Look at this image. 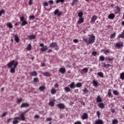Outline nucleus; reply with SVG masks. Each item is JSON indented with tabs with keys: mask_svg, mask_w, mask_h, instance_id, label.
I'll list each match as a JSON object with an SVG mask.
<instances>
[{
	"mask_svg": "<svg viewBox=\"0 0 124 124\" xmlns=\"http://www.w3.org/2000/svg\"><path fill=\"white\" fill-rule=\"evenodd\" d=\"M18 64H19L18 62H15V60H12L7 63L8 67L11 68L10 70L11 73H15L16 69L17 66H18Z\"/></svg>",
	"mask_w": 124,
	"mask_h": 124,
	"instance_id": "1",
	"label": "nucleus"
},
{
	"mask_svg": "<svg viewBox=\"0 0 124 124\" xmlns=\"http://www.w3.org/2000/svg\"><path fill=\"white\" fill-rule=\"evenodd\" d=\"M28 110L22 112L20 115L19 117H16L14 118V120H19V121H26V117H25V115L26 113L28 112Z\"/></svg>",
	"mask_w": 124,
	"mask_h": 124,
	"instance_id": "2",
	"label": "nucleus"
},
{
	"mask_svg": "<svg viewBox=\"0 0 124 124\" xmlns=\"http://www.w3.org/2000/svg\"><path fill=\"white\" fill-rule=\"evenodd\" d=\"M20 22H22L21 26L24 27L26 25H28V21L25 19V17L21 16L20 18Z\"/></svg>",
	"mask_w": 124,
	"mask_h": 124,
	"instance_id": "3",
	"label": "nucleus"
},
{
	"mask_svg": "<svg viewBox=\"0 0 124 124\" xmlns=\"http://www.w3.org/2000/svg\"><path fill=\"white\" fill-rule=\"evenodd\" d=\"M95 41V36H91L88 39V44H93Z\"/></svg>",
	"mask_w": 124,
	"mask_h": 124,
	"instance_id": "4",
	"label": "nucleus"
},
{
	"mask_svg": "<svg viewBox=\"0 0 124 124\" xmlns=\"http://www.w3.org/2000/svg\"><path fill=\"white\" fill-rule=\"evenodd\" d=\"M54 15H57L58 17H60L62 14V12H60V10L58 9H57L55 10L54 12Z\"/></svg>",
	"mask_w": 124,
	"mask_h": 124,
	"instance_id": "5",
	"label": "nucleus"
},
{
	"mask_svg": "<svg viewBox=\"0 0 124 124\" xmlns=\"http://www.w3.org/2000/svg\"><path fill=\"white\" fill-rule=\"evenodd\" d=\"M57 107L59 109H65V105H64L63 103H59L57 104Z\"/></svg>",
	"mask_w": 124,
	"mask_h": 124,
	"instance_id": "6",
	"label": "nucleus"
},
{
	"mask_svg": "<svg viewBox=\"0 0 124 124\" xmlns=\"http://www.w3.org/2000/svg\"><path fill=\"white\" fill-rule=\"evenodd\" d=\"M115 9L114 10V13L115 14H119L121 13V8L118 6L115 7Z\"/></svg>",
	"mask_w": 124,
	"mask_h": 124,
	"instance_id": "7",
	"label": "nucleus"
},
{
	"mask_svg": "<svg viewBox=\"0 0 124 124\" xmlns=\"http://www.w3.org/2000/svg\"><path fill=\"white\" fill-rule=\"evenodd\" d=\"M26 107H30V104L27 103H23L20 106V108H26Z\"/></svg>",
	"mask_w": 124,
	"mask_h": 124,
	"instance_id": "8",
	"label": "nucleus"
},
{
	"mask_svg": "<svg viewBox=\"0 0 124 124\" xmlns=\"http://www.w3.org/2000/svg\"><path fill=\"white\" fill-rule=\"evenodd\" d=\"M89 118V115H88L87 113H84L83 115L81 117L82 120H87V119Z\"/></svg>",
	"mask_w": 124,
	"mask_h": 124,
	"instance_id": "9",
	"label": "nucleus"
},
{
	"mask_svg": "<svg viewBox=\"0 0 124 124\" xmlns=\"http://www.w3.org/2000/svg\"><path fill=\"white\" fill-rule=\"evenodd\" d=\"M49 47H50V48H56V47H58V43L52 42L50 44Z\"/></svg>",
	"mask_w": 124,
	"mask_h": 124,
	"instance_id": "10",
	"label": "nucleus"
},
{
	"mask_svg": "<svg viewBox=\"0 0 124 124\" xmlns=\"http://www.w3.org/2000/svg\"><path fill=\"white\" fill-rule=\"evenodd\" d=\"M84 17H79L78 20V25H81L84 23Z\"/></svg>",
	"mask_w": 124,
	"mask_h": 124,
	"instance_id": "11",
	"label": "nucleus"
},
{
	"mask_svg": "<svg viewBox=\"0 0 124 124\" xmlns=\"http://www.w3.org/2000/svg\"><path fill=\"white\" fill-rule=\"evenodd\" d=\"M69 87L72 90H73V89H75V88H76V85H75V82H71V84H70L69 85Z\"/></svg>",
	"mask_w": 124,
	"mask_h": 124,
	"instance_id": "12",
	"label": "nucleus"
},
{
	"mask_svg": "<svg viewBox=\"0 0 124 124\" xmlns=\"http://www.w3.org/2000/svg\"><path fill=\"white\" fill-rule=\"evenodd\" d=\"M88 71H89V69H88V68L87 67H85L81 70L80 72L81 74H84V73H88Z\"/></svg>",
	"mask_w": 124,
	"mask_h": 124,
	"instance_id": "13",
	"label": "nucleus"
},
{
	"mask_svg": "<svg viewBox=\"0 0 124 124\" xmlns=\"http://www.w3.org/2000/svg\"><path fill=\"white\" fill-rule=\"evenodd\" d=\"M96 20H97V16H93L91 18V22L94 23V22H95V21H96Z\"/></svg>",
	"mask_w": 124,
	"mask_h": 124,
	"instance_id": "14",
	"label": "nucleus"
},
{
	"mask_svg": "<svg viewBox=\"0 0 124 124\" xmlns=\"http://www.w3.org/2000/svg\"><path fill=\"white\" fill-rule=\"evenodd\" d=\"M98 106L101 109H104L105 108V104L103 103H100L98 104Z\"/></svg>",
	"mask_w": 124,
	"mask_h": 124,
	"instance_id": "15",
	"label": "nucleus"
},
{
	"mask_svg": "<svg viewBox=\"0 0 124 124\" xmlns=\"http://www.w3.org/2000/svg\"><path fill=\"white\" fill-rule=\"evenodd\" d=\"M28 39H30L31 40L32 39H35L36 38V35L33 34V35H30L28 36Z\"/></svg>",
	"mask_w": 124,
	"mask_h": 124,
	"instance_id": "16",
	"label": "nucleus"
},
{
	"mask_svg": "<svg viewBox=\"0 0 124 124\" xmlns=\"http://www.w3.org/2000/svg\"><path fill=\"white\" fill-rule=\"evenodd\" d=\"M108 97H113V95L112 94V90L111 89H109L108 91Z\"/></svg>",
	"mask_w": 124,
	"mask_h": 124,
	"instance_id": "17",
	"label": "nucleus"
},
{
	"mask_svg": "<svg viewBox=\"0 0 124 124\" xmlns=\"http://www.w3.org/2000/svg\"><path fill=\"white\" fill-rule=\"evenodd\" d=\"M96 102L100 103L102 102V98L100 95H98L97 98H96Z\"/></svg>",
	"mask_w": 124,
	"mask_h": 124,
	"instance_id": "18",
	"label": "nucleus"
},
{
	"mask_svg": "<svg viewBox=\"0 0 124 124\" xmlns=\"http://www.w3.org/2000/svg\"><path fill=\"white\" fill-rule=\"evenodd\" d=\"M115 47H118V48H121V47H124V43H117L115 44Z\"/></svg>",
	"mask_w": 124,
	"mask_h": 124,
	"instance_id": "19",
	"label": "nucleus"
},
{
	"mask_svg": "<svg viewBox=\"0 0 124 124\" xmlns=\"http://www.w3.org/2000/svg\"><path fill=\"white\" fill-rule=\"evenodd\" d=\"M59 72L62 74H64L66 71V70L64 68H61L59 70Z\"/></svg>",
	"mask_w": 124,
	"mask_h": 124,
	"instance_id": "20",
	"label": "nucleus"
},
{
	"mask_svg": "<svg viewBox=\"0 0 124 124\" xmlns=\"http://www.w3.org/2000/svg\"><path fill=\"white\" fill-rule=\"evenodd\" d=\"M31 76H34L35 77H36L38 75L37 72L35 71H33V72H31L30 73Z\"/></svg>",
	"mask_w": 124,
	"mask_h": 124,
	"instance_id": "21",
	"label": "nucleus"
},
{
	"mask_svg": "<svg viewBox=\"0 0 124 124\" xmlns=\"http://www.w3.org/2000/svg\"><path fill=\"white\" fill-rule=\"evenodd\" d=\"M15 40L17 43H19V41H20V39L19 38V36L18 34H16L15 35Z\"/></svg>",
	"mask_w": 124,
	"mask_h": 124,
	"instance_id": "22",
	"label": "nucleus"
},
{
	"mask_svg": "<svg viewBox=\"0 0 124 124\" xmlns=\"http://www.w3.org/2000/svg\"><path fill=\"white\" fill-rule=\"evenodd\" d=\"M94 124H103V121L102 120L98 119L95 121Z\"/></svg>",
	"mask_w": 124,
	"mask_h": 124,
	"instance_id": "23",
	"label": "nucleus"
},
{
	"mask_svg": "<svg viewBox=\"0 0 124 124\" xmlns=\"http://www.w3.org/2000/svg\"><path fill=\"white\" fill-rule=\"evenodd\" d=\"M108 19H110V20H113L114 18H115V14H110L108 16Z\"/></svg>",
	"mask_w": 124,
	"mask_h": 124,
	"instance_id": "24",
	"label": "nucleus"
},
{
	"mask_svg": "<svg viewBox=\"0 0 124 124\" xmlns=\"http://www.w3.org/2000/svg\"><path fill=\"white\" fill-rule=\"evenodd\" d=\"M106 61H108L109 62L114 61V57L110 58V57H106Z\"/></svg>",
	"mask_w": 124,
	"mask_h": 124,
	"instance_id": "25",
	"label": "nucleus"
},
{
	"mask_svg": "<svg viewBox=\"0 0 124 124\" xmlns=\"http://www.w3.org/2000/svg\"><path fill=\"white\" fill-rule=\"evenodd\" d=\"M97 75H98L99 77H101V78H104V74L102 72H98Z\"/></svg>",
	"mask_w": 124,
	"mask_h": 124,
	"instance_id": "26",
	"label": "nucleus"
},
{
	"mask_svg": "<svg viewBox=\"0 0 124 124\" xmlns=\"http://www.w3.org/2000/svg\"><path fill=\"white\" fill-rule=\"evenodd\" d=\"M47 49L48 47H47V46H45L44 47L41 48L40 49L41 52H46Z\"/></svg>",
	"mask_w": 124,
	"mask_h": 124,
	"instance_id": "27",
	"label": "nucleus"
},
{
	"mask_svg": "<svg viewBox=\"0 0 124 124\" xmlns=\"http://www.w3.org/2000/svg\"><path fill=\"white\" fill-rule=\"evenodd\" d=\"M65 93H69L71 92V89L68 87H65L64 89Z\"/></svg>",
	"mask_w": 124,
	"mask_h": 124,
	"instance_id": "28",
	"label": "nucleus"
},
{
	"mask_svg": "<svg viewBox=\"0 0 124 124\" xmlns=\"http://www.w3.org/2000/svg\"><path fill=\"white\" fill-rule=\"evenodd\" d=\"M93 85L94 86V87H97V86L99 85V84L98 83V82H97V81L95 80H93Z\"/></svg>",
	"mask_w": 124,
	"mask_h": 124,
	"instance_id": "29",
	"label": "nucleus"
},
{
	"mask_svg": "<svg viewBox=\"0 0 124 124\" xmlns=\"http://www.w3.org/2000/svg\"><path fill=\"white\" fill-rule=\"evenodd\" d=\"M7 27H8L9 29H13V25L11 22H8L6 24Z\"/></svg>",
	"mask_w": 124,
	"mask_h": 124,
	"instance_id": "30",
	"label": "nucleus"
},
{
	"mask_svg": "<svg viewBox=\"0 0 124 124\" xmlns=\"http://www.w3.org/2000/svg\"><path fill=\"white\" fill-rule=\"evenodd\" d=\"M27 51H31V44H29L27 45V47H26Z\"/></svg>",
	"mask_w": 124,
	"mask_h": 124,
	"instance_id": "31",
	"label": "nucleus"
},
{
	"mask_svg": "<svg viewBox=\"0 0 124 124\" xmlns=\"http://www.w3.org/2000/svg\"><path fill=\"white\" fill-rule=\"evenodd\" d=\"M42 74H43V75H44V76H46V77H50V76H51V75L48 72H44V73H42Z\"/></svg>",
	"mask_w": 124,
	"mask_h": 124,
	"instance_id": "32",
	"label": "nucleus"
},
{
	"mask_svg": "<svg viewBox=\"0 0 124 124\" xmlns=\"http://www.w3.org/2000/svg\"><path fill=\"white\" fill-rule=\"evenodd\" d=\"M99 61H100V62H104L105 61V57H104V56H103V55H101L99 57Z\"/></svg>",
	"mask_w": 124,
	"mask_h": 124,
	"instance_id": "33",
	"label": "nucleus"
},
{
	"mask_svg": "<svg viewBox=\"0 0 124 124\" xmlns=\"http://www.w3.org/2000/svg\"><path fill=\"white\" fill-rule=\"evenodd\" d=\"M39 90L41 92H44V91H45V86H40L39 88Z\"/></svg>",
	"mask_w": 124,
	"mask_h": 124,
	"instance_id": "34",
	"label": "nucleus"
},
{
	"mask_svg": "<svg viewBox=\"0 0 124 124\" xmlns=\"http://www.w3.org/2000/svg\"><path fill=\"white\" fill-rule=\"evenodd\" d=\"M48 105L50 106L51 107H54L55 106V103H54L52 101H50Z\"/></svg>",
	"mask_w": 124,
	"mask_h": 124,
	"instance_id": "35",
	"label": "nucleus"
},
{
	"mask_svg": "<svg viewBox=\"0 0 124 124\" xmlns=\"http://www.w3.org/2000/svg\"><path fill=\"white\" fill-rule=\"evenodd\" d=\"M82 85L81 82H78L76 85V88H81Z\"/></svg>",
	"mask_w": 124,
	"mask_h": 124,
	"instance_id": "36",
	"label": "nucleus"
},
{
	"mask_svg": "<svg viewBox=\"0 0 124 124\" xmlns=\"http://www.w3.org/2000/svg\"><path fill=\"white\" fill-rule=\"evenodd\" d=\"M104 65V67H106V68H107L108 67H110L111 65L109 63L106 64L105 62L103 63Z\"/></svg>",
	"mask_w": 124,
	"mask_h": 124,
	"instance_id": "37",
	"label": "nucleus"
},
{
	"mask_svg": "<svg viewBox=\"0 0 124 124\" xmlns=\"http://www.w3.org/2000/svg\"><path fill=\"white\" fill-rule=\"evenodd\" d=\"M120 78L121 80H124V72L120 74Z\"/></svg>",
	"mask_w": 124,
	"mask_h": 124,
	"instance_id": "38",
	"label": "nucleus"
},
{
	"mask_svg": "<svg viewBox=\"0 0 124 124\" xmlns=\"http://www.w3.org/2000/svg\"><path fill=\"white\" fill-rule=\"evenodd\" d=\"M50 93L51 94H55L57 93V91H56V89H52Z\"/></svg>",
	"mask_w": 124,
	"mask_h": 124,
	"instance_id": "39",
	"label": "nucleus"
},
{
	"mask_svg": "<svg viewBox=\"0 0 124 124\" xmlns=\"http://www.w3.org/2000/svg\"><path fill=\"white\" fill-rule=\"evenodd\" d=\"M119 124V121L117 119H114L112 120V124Z\"/></svg>",
	"mask_w": 124,
	"mask_h": 124,
	"instance_id": "40",
	"label": "nucleus"
},
{
	"mask_svg": "<svg viewBox=\"0 0 124 124\" xmlns=\"http://www.w3.org/2000/svg\"><path fill=\"white\" fill-rule=\"evenodd\" d=\"M119 38H124V32H122L121 34H119L118 36Z\"/></svg>",
	"mask_w": 124,
	"mask_h": 124,
	"instance_id": "41",
	"label": "nucleus"
},
{
	"mask_svg": "<svg viewBox=\"0 0 124 124\" xmlns=\"http://www.w3.org/2000/svg\"><path fill=\"white\" fill-rule=\"evenodd\" d=\"M78 0H74L72 3V5L74 6L75 4H77V2H78Z\"/></svg>",
	"mask_w": 124,
	"mask_h": 124,
	"instance_id": "42",
	"label": "nucleus"
},
{
	"mask_svg": "<svg viewBox=\"0 0 124 124\" xmlns=\"http://www.w3.org/2000/svg\"><path fill=\"white\" fill-rule=\"evenodd\" d=\"M83 14L82 12H79L78 13V16L79 18H83Z\"/></svg>",
	"mask_w": 124,
	"mask_h": 124,
	"instance_id": "43",
	"label": "nucleus"
},
{
	"mask_svg": "<svg viewBox=\"0 0 124 124\" xmlns=\"http://www.w3.org/2000/svg\"><path fill=\"white\" fill-rule=\"evenodd\" d=\"M22 101H23V99L22 98L18 99L17 100V104H20V103H21L22 102Z\"/></svg>",
	"mask_w": 124,
	"mask_h": 124,
	"instance_id": "44",
	"label": "nucleus"
},
{
	"mask_svg": "<svg viewBox=\"0 0 124 124\" xmlns=\"http://www.w3.org/2000/svg\"><path fill=\"white\" fill-rule=\"evenodd\" d=\"M83 92L84 94H86V93H89V90H88V89H87L86 88H84V89H83Z\"/></svg>",
	"mask_w": 124,
	"mask_h": 124,
	"instance_id": "45",
	"label": "nucleus"
},
{
	"mask_svg": "<svg viewBox=\"0 0 124 124\" xmlns=\"http://www.w3.org/2000/svg\"><path fill=\"white\" fill-rule=\"evenodd\" d=\"M113 93L114 94V95H119V92L117 90H114L113 91Z\"/></svg>",
	"mask_w": 124,
	"mask_h": 124,
	"instance_id": "46",
	"label": "nucleus"
},
{
	"mask_svg": "<svg viewBox=\"0 0 124 124\" xmlns=\"http://www.w3.org/2000/svg\"><path fill=\"white\" fill-rule=\"evenodd\" d=\"M7 114H8V112H7V111H5V112H3L1 115V118H3V117H5V116H6V115H7Z\"/></svg>",
	"mask_w": 124,
	"mask_h": 124,
	"instance_id": "47",
	"label": "nucleus"
},
{
	"mask_svg": "<svg viewBox=\"0 0 124 124\" xmlns=\"http://www.w3.org/2000/svg\"><path fill=\"white\" fill-rule=\"evenodd\" d=\"M56 3H60V2L63 3V2H64V0H56Z\"/></svg>",
	"mask_w": 124,
	"mask_h": 124,
	"instance_id": "48",
	"label": "nucleus"
},
{
	"mask_svg": "<svg viewBox=\"0 0 124 124\" xmlns=\"http://www.w3.org/2000/svg\"><path fill=\"white\" fill-rule=\"evenodd\" d=\"M92 55L93 56V57H96V55H97V52L95 51H93L92 53Z\"/></svg>",
	"mask_w": 124,
	"mask_h": 124,
	"instance_id": "49",
	"label": "nucleus"
},
{
	"mask_svg": "<svg viewBox=\"0 0 124 124\" xmlns=\"http://www.w3.org/2000/svg\"><path fill=\"white\" fill-rule=\"evenodd\" d=\"M15 120L13 122V124H17L19 123V121L18 120L19 119H14Z\"/></svg>",
	"mask_w": 124,
	"mask_h": 124,
	"instance_id": "50",
	"label": "nucleus"
},
{
	"mask_svg": "<svg viewBox=\"0 0 124 124\" xmlns=\"http://www.w3.org/2000/svg\"><path fill=\"white\" fill-rule=\"evenodd\" d=\"M4 13H5V11L4 10L2 9L1 11H0V17L2 14H4Z\"/></svg>",
	"mask_w": 124,
	"mask_h": 124,
	"instance_id": "51",
	"label": "nucleus"
},
{
	"mask_svg": "<svg viewBox=\"0 0 124 124\" xmlns=\"http://www.w3.org/2000/svg\"><path fill=\"white\" fill-rule=\"evenodd\" d=\"M116 37V33H113L112 34L110 35V38L112 39L113 38H115Z\"/></svg>",
	"mask_w": 124,
	"mask_h": 124,
	"instance_id": "52",
	"label": "nucleus"
},
{
	"mask_svg": "<svg viewBox=\"0 0 124 124\" xmlns=\"http://www.w3.org/2000/svg\"><path fill=\"white\" fill-rule=\"evenodd\" d=\"M30 18V20H34L35 17L34 16H29Z\"/></svg>",
	"mask_w": 124,
	"mask_h": 124,
	"instance_id": "53",
	"label": "nucleus"
},
{
	"mask_svg": "<svg viewBox=\"0 0 124 124\" xmlns=\"http://www.w3.org/2000/svg\"><path fill=\"white\" fill-rule=\"evenodd\" d=\"M83 41H85V42H86V43H87V45H89V40H88L87 38L84 39Z\"/></svg>",
	"mask_w": 124,
	"mask_h": 124,
	"instance_id": "54",
	"label": "nucleus"
},
{
	"mask_svg": "<svg viewBox=\"0 0 124 124\" xmlns=\"http://www.w3.org/2000/svg\"><path fill=\"white\" fill-rule=\"evenodd\" d=\"M104 53L107 55V54L110 53V50H109V49H107L104 52Z\"/></svg>",
	"mask_w": 124,
	"mask_h": 124,
	"instance_id": "55",
	"label": "nucleus"
},
{
	"mask_svg": "<svg viewBox=\"0 0 124 124\" xmlns=\"http://www.w3.org/2000/svg\"><path fill=\"white\" fill-rule=\"evenodd\" d=\"M38 81H39L38 78H33V82H38Z\"/></svg>",
	"mask_w": 124,
	"mask_h": 124,
	"instance_id": "56",
	"label": "nucleus"
},
{
	"mask_svg": "<svg viewBox=\"0 0 124 124\" xmlns=\"http://www.w3.org/2000/svg\"><path fill=\"white\" fill-rule=\"evenodd\" d=\"M96 114H97V116H98V118H99H99L100 117V112H99V111H98V110L97 111Z\"/></svg>",
	"mask_w": 124,
	"mask_h": 124,
	"instance_id": "57",
	"label": "nucleus"
},
{
	"mask_svg": "<svg viewBox=\"0 0 124 124\" xmlns=\"http://www.w3.org/2000/svg\"><path fill=\"white\" fill-rule=\"evenodd\" d=\"M73 42H74V43H78V42H79V41H78V39H75L73 40Z\"/></svg>",
	"mask_w": 124,
	"mask_h": 124,
	"instance_id": "58",
	"label": "nucleus"
},
{
	"mask_svg": "<svg viewBox=\"0 0 124 124\" xmlns=\"http://www.w3.org/2000/svg\"><path fill=\"white\" fill-rule=\"evenodd\" d=\"M49 3H50V4H54V1H53V0H50L48 1Z\"/></svg>",
	"mask_w": 124,
	"mask_h": 124,
	"instance_id": "59",
	"label": "nucleus"
},
{
	"mask_svg": "<svg viewBox=\"0 0 124 124\" xmlns=\"http://www.w3.org/2000/svg\"><path fill=\"white\" fill-rule=\"evenodd\" d=\"M74 124H82V122L80 121H77L74 123Z\"/></svg>",
	"mask_w": 124,
	"mask_h": 124,
	"instance_id": "60",
	"label": "nucleus"
},
{
	"mask_svg": "<svg viewBox=\"0 0 124 124\" xmlns=\"http://www.w3.org/2000/svg\"><path fill=\"white\" fill-rule=\"evenodd\" d=\"M32 4V0H29V5H31Z\"/></svg>",
	"mask_w": 124,
	"mask_h": 124,
	"instance_id": "61",
	"label": "nucleus"
},
{
	"mask_svg": "<svg viewBox=\"0 0 124 124\" xmlns=\"http://www.w3.org/2000/svg\"><path fill=\"white\" fill-rule=\"evenodd\" d=\"M44 6H48V3L46 1L44 2Z\"/></svg>",
	"mask_w": 124,
	"mask_h": 124,
	"instance_id": "62",
	"label": "nucleus"
},
{
	"mask_svg": "<svg viewBox=\"0 0 124 124\" xmlns=\"http://www.w3.org/2000/svg\"><path fill=\"white\" fill-rule=\"evenodd\" d=\"M12 120V118L8 119L7 120V123H10Z\"/></svg>",
	"mask_w": 124,
	"mask_h": 124,
	"instance_id": "63",
	"label": "nucleus"
},
{
	"mask_svg": "<svg viewBox=\"0 0 124 124\" xmlns=\"http://www.w3.org/2000/svg\"><path fill=\"white\" fill-rule=\"evenodd\" d=\"M38 118H39V115L36 114L34 116V118L35 119H38Z\"/></svg>",
	"mask_w": 124,
	"mask_h": 124,
	"instance_id": "64",
	"label": "nucleus"
}]
</instances>
